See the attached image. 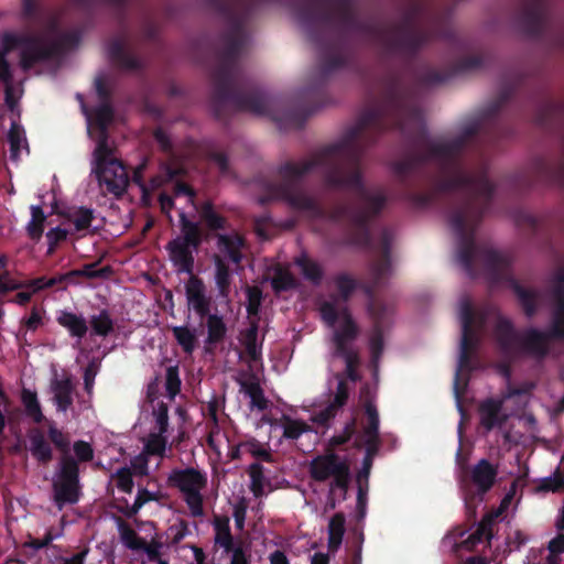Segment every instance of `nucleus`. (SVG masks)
<instances>
[{
    "label": "nucleus",
    "mask_w": 564,
    "mask_h": 564,
    "mask_svg": "<svg viewBox=\"0 0 564 564\" xmlns=\"http://www.w3.org/2000/svg\"><path fill=\"white\" fill-rule=\"evenodd\" d=\"M67 235V230L62 229L61 227L50 229L46 232V239L48 245L47 254H53L56 250L57 245L66 240Z\"/></svg>",
    "instance_id": "obj_59"
},
{
    "label": "nucleus",
    "mask_w": 564,
    "mask_h": 564,
    "mask_svg": "<svg viewBox=\"0 0 564 564\" xmlns=\"http://www.w3.org/2000/svg\"><path fill=\"white\" fill-rule=\"evenodd\" d=\"M206 326L207 338L205 340V351L207 354H213V348L210 346H216L217 344L224 341L227 335V326L223 316L217 314L208 315Z\"/></svg>",
    "instance_id": "obj_28"
},
{
    "label": "nucleus",
    "mask_w": 564,
    "mask_h": 564,
    "mask_svg": "<svg viewBox=\"0 0 564 564\" xmlns=\"http://www.w3.org/2000/svg\"><path fill=\"white\" fill-rule=\"evenodd\" d=\"M512 96L513 87L503 86L457 137L436 141L427 133L415 89L399 74L390 73L382 80L379 98L355 126L310 159L281 164L279 181L265 182L258 202L265 205L282 200L293 209L307 212L313 219L343 225L350 245L370 248L372 225L386 208L388 196L381 188L366 186L362 159L366 149L384 131L398 130L406 150L392 164V171L403 187V198L415 208H425L451 195L447 218L457 238V263L474 278L476 260L481 261L492 283L509 284L528 317V289L513 276L511 259L476 242L477 228L491 209L496 185L486 164L468 169L462 158L470 140L482 131L491 143L509 135L498 117Z\"/></svg>",
    "instance_id": "obj_1"
},
{
    "label": "nucleus",
    "mask_w": 564,
    "mask_h": 564,
    "mask_svg": "<svg viewBox=\"0 0 564 564\" xmlns=\"http://www.w3.org/2000/svg\"><path fill=\"white\" fill-rule=\"evenodd\" d=\"M349 481H350V469H349V464H347L344 468L340 469V471H338L333 477V481L330 482L329 492L333 494V491L336 488L346 492L348 489V486H349Z\"/></svg>",
    "instance_id": "obj_60"
},
{
    "label": "nucleus",
    "mask_w": 564,
    "mask_h": 564,
    "mask_svg": "<svg viewBox=\"0 0 564 564\" xmlns=\"http://www.w3.org/2000/svg\"><path fill=\"white\" fill-rule=\"evenodd\" d=\"M494 533H492V520L491 518L484 519L476 531L470 534V540L473 543L481 542L484 540H487L488 542L491 540Z\"/></svg>",
    "instance_id": "obj_55"
},
{
    "label": "nucleus",
    "mask_w": 564,
    "mask_h": 564,
    "mask_svg": "<svg viewBox=\"0 0 564 564\" xmlns=\"http://www.w3.org/2000/svg\"><path fill=\"white\" fill-rule=\"evenodd\" d=\"M181 384L178 367H167L165 372V390L170 399H174L180 393Z\"/></svg>",
    "instance_id": "obj_48"
},
{
    "label": "nucleus",
    "mask_w": 564,
    "mask_h": 564,
    "mask_svg": "<svg viewBox=\"0 0 564 564\" xmlns=\"http://www.w3.org/2000/svg\"><path fill=\"white\" fill-rule=\"evenodd\" d=\"M215 267V284L218 291V296L228 299L230 294V286L232 282L231 262H226L220 259H212Z\"/></svg>",
    "instance_id": "obj_29"
},
{
    "label": "nucleus",
    "mask_w": 564,
    "mask_h": 564,
    "mask_svg": "<svg viewBox=\"0 0 564 564\" xmlns=\"http://www.w3.org/2000/svg\"><path fill=\"white\" fill-rule=\"evenodd\" d=\"M311 431L308 424L301 420H294L283 415V437L288 440H297L303 433Z\"/></svg>",
    "instance_id": "obj_44"
},
{
    "label": "nucleus",
    "mask_w": 564,
    "mask_h": 564,
    "mask_svg": "<svg viewBox=\"0 0 564 564\" xmlns=\"http://www.w3.org/2000/svg\"><path fill=\"white\" fill-rule=\"evenodd\" d=\"M99 262L86 263L82 269H76L78 276L86 279H108L112 274V268L105 265L97 269Z\"/></svg>",
    "instance_id": "obj_47"
},
{
    "label": "nucleus",
    "mask_w": 564,
    "mask_h": 564,
    "mask_svg": "<svg viewBox=\"0 0 564 564\" xmlns=\"http://www.w3.org/2000/svg\"><path fill=\"white\" fill-rule=\"evenodd\" d=\"M338 357L343 358L346 365L345 375L346 378L352 382H356L360 379L357 367L359 365V355L358 351L350 352L347 355H339Z\"/></svg>",
    "instance_id": "obj_53"
},
{
    "label": "nucleus",
    "mask_w": 564,
    "mask_h": 564,
    "mask_svg": "<svg viewBox=\"0 0 564 564\" xmlns=\"http://www.w3.org/2000/svg\"><path fill=\"white\" fill-rule=\"evenodd\" d=\"M159 433L164 434L169 426V408L164 402H159L153 411Z\"/></svg>",
    "instance_id": "obj_62"
},
{
    "label": "nucleus",
    "mask_w": 564,
    "mask_h": 564,
    "mask_svg": "<svg viewBox=\"0 0 564 564\" xmlns=\"http://www.w3.org/2000/svg\"><path fill=\"white\" fill-rule=\"evenodd\" d=\"M247 313L249 316H256L259 314L261 302H262V292L259 288L252 286L247 290Z\"/></svg>",
    "instance_id": "obj_54"
},
{
    "label": "nucleus",
    "mask_w": 564,
    "mask_h": 564,
    "mask_svg": "<svg viewBox=\"0 0 564 564\" xmlns=\"http://www.w3.org/2000/svg\"><path fill=\"white\" fill-rule=\"evenodd\" d=\"M113 161L119 160L112 156V149L108 143L107 134L104 133L99 138L96 149L94 151V167H100Z\"/></svg>",
    "instance_id": "obj_42"
},
{
    "label": "nucleus",
    "mask_w": 564,
    "mask_h": 564,
    "mask_svg": "<svg viewBox=\"0 0 564 564\" xmlns=\"http://www.w3.org/2000/svg\"><path fill=\"white\" fill-rule=\"evenodd\" d=\"M364 410L367 417V422L362 426L361 432L357 436H380V420L377 406L372 401L367 400L364 404Z\"/></svg>",
    "instance_id": "obj_37"
},
{
    "label": "nucleus",
    "mask_w": 564,
    "mask_h": 564,
    "mask_svg": "<svg viewBox=\"0 0 564 564\" xmlns=\"http://www.w3.org/2000/svg\"><path fill=\"white\" fill-rule=\"evenodd\" d=\"M355 448H361L365 447V459L372 460L378 455L380 446H381V438L380 436H356Z\"/></svg>",
    "instance_id": "obj_45"
},
{
    "label": "nucleus",
    "mask_w": 564,
    "mask_h": 564,
    "mask_svg": "<svg viewBox=\"0 0 564 564\" xmlns=\"http://www.w3.org/2000/svg\"><path fill=\"white\" fill-rule=\"evenodd\" d=\"M391 243L392 235L390 230L383 229L380 236V257L370 264V283L365 286V293L369 296L367 310L372 321L369 349L373 362H378L383 354V332L390 314L389 306L381 300L376 299L375 293L391 273Z\"/></svg>",
    "instance_id": "obj_5"
},
{
    "label": "nucleus",
    "mask_w": 564,
    "mask_h": 564,
    "mask_svg": "<svg viewBox=\"0 0 564 564\" xmlns=\"http://www.w3.org/2000/svg\"><path fill=\"white\" fill-rule=\"evenodd\" d=\"M93 172L96 175L99 186L105 188L109 194L119 197L126 192L129 177L121 161H113L104 166L94 167Z\"/></svg>",
    "instance_id": "obj_15"
},
{
    "label": "nucleus",
    "mask_w": 564,
    "mask_h": 564,
    "mask_svg": "<svg viewBox=\"0 0 564 564\" xmlns=\"http://www.w3.org/2000/svg\"><path fill=\"white\" fill-rule=\"evenodd\" d=\"M185 293L188 303L197 315L202 318L210 315V300L205 294V284L199 276L195 274L189 276L185 284Z\"/></svg>",
    "instance_id": "obj_20"
},
{
    "label": "nucleus",
    "mask_w": 564,
    "mask_h": 564,
    "mask_svg": "<svg viewBox=\"0 0 564 564\" xmlns=\"http://www.w3.org/2000/svg\"><path fill=\"white\" fill-rule=\"evenodd\" d=\"M90 335L106 338L115 330V321L108 310L102 308L89 318Z\"/></svg>",
    "instance_id": "obj_32"
},
{
    "label": "nucleus",
    "mask_w": 564,
    "mask_h": 564,
    "mask_svg": "<svg viewBox=\"0 0 564 564\" xmlns=\"http://www.w3.org/2000/svg\"><path fill=\"white\" fill-rule=\"evenodd\" d=\"M185 293L188 303L197 315L202 318L210 315V300L205 294V284L199 276L195 274L189 276L185 284Z\"/></svg>",
    "instance_id": "obj_21"
},
{
    "label": "nucleus",
    "mask_w": 564,
    "mask_h": 564,
    "mask_svg": "<svg viewBox=\"0 0 564 564\" xmlns=\"http://www.w3.org/2000/svg\"><path fill=\"white\" fill-rule=\"evenodd\" d=\"M248 443V452L254 457L265 463H273L274 458L270 449L263 448L261 444L256 440L251 438Z\"/></svg>",
    "instance_id": "obj_61"
},
{
    "label": "nucleus",
    "mask_w": 564,
    "mask_h": 564,
    "mask_svg": "<svg viewBox=\"0 0 564 564\" xmlns=\"http://www.w3.org/2000/svg\"><path fill=\"white\" fill-rule=\"evenodd\" d=\"M482 65L480 55H471L460 58L448 70L425 68L419 75V83L423 86H435L447 82L453 76L468 70L477 69Z\"/></svg>",
    "instance_id": "obj_16"
},
{
    "label": "nucleus",
    "mask_w": 564,
    "mask_h": 564,
    "mask_svg": "<svg viewBox=\"0 0 564 564\" xmlns=\"http://www.w3.org/2000/svg\"><path fill=\"white\" fill-rule=\"evenodd\" d=\"M21 397L26 416L31 417L34 423H42L45 416L42 412L41 404L37 400L36 393L23 389Z\"/></svg>",
    "instance_id": "obj_39"
},
{
    "label": "nucleus",
    "mask_w": 564,
    "mask_h": 564,
    "mask_svg": "<svg viewBox=\"0 0 564 564\" xmlns=\"http://www.w3.org/2000/svg\"><path fill=\"white\" fill-rule=\"evenodd\" d=\"M346 517L343 512L335 513L328 523V550L333 553L337 552L341 545L345 534Z\"/></svg>",
    "instance_id": "obj_35"
},
{
    "label": "nucleus",
    "mask_w": 564,
    "mask_h": 564,
    "mask_svg": "<svg viewBox=\"0 0 564 564\" xmlns=\"http://www.w3.org/2000/svg\"><path fill=\"white\" fill-rule=\"evenodd\" d=\"M319 314L323 322L328 327H335L339 318L341 323L334 329L332 341L335 347L334 354L336 356L356 352L354 343L360 334V327L352 317L348 307L337 308L334 302L325 301L319 305Z\"/></svg>",
    "instance_id": "obj_8"
},
{
    "label": "nucleus",
    "mask_w": 564,
    "mask_h": 564,
    "mask_svg": "<svg viewBox=\"0 0 564 564\" xmlns=\"http://www.w3.org/2000/svg\"><path fill=\"white\" fill-rule=\"evenodd\" d=\"M153 138L160 150L169 155L170 160L162 163L159 174L151 178L150 183L152 188H160L163 185L175 181L173 186L175 196H194L195 194L192 187L188 184L178 181V177L184 174L185 170L176 160L174 147L169 134L164 131V129L159 127L154 129Z\"/></svg>",
    "instance_id": "obj_10"
},
{
    "label": "nucleus",
    "mask_w": 564,
    "mask_h": 564,
    "mask_svg": "<svg viewBox=\"0 0 564 564\" xmlns=\"http://www.w3.org/2000/svg\"><path fill=\"white\" fill-rule=\"evenodd\" d=\"M347 464V460L341 459L333 452L324 455H317L310 463V476L315 481L323 482L330 477H334Z\"/></svg>",
    "instance_id": "obj_18"
},
{
    "label": "nucleus",
    "mask_w": 564,
    "mask_h": 564,
    "mask_svg": "<svg viewBox=\"0 0 564 564\" xmlns=\"http://www.w3.org/2000/svg\"><path fill=\"white\" fill-rule=\"evenodd\" d=\"M130 0H72L84 11H91L99 6H109L113 9L116 19L120 25L121 36L112 37L107 44L109 59L118 67L129 70L142 68L141 61L128 50L130 39L127 24V6Z\"/></svg>",
    "instance_id": "obj_7"
},
{
    "label": "nucleus",
    "mask_w": 564,
    "mask_h": 564,
    "mask_svg": "<svg viewBox=\"0 0 564 564\" xmlns=\"http://www.w3.org/2000/svg\"><path fill=\"white\" fill-rule=\"evenodd\" d=\"M356 0H302L296 13L308 40L321 55L319 72L328 77L343 68H357L356 55L348 47L350 35H360L378 43L387 56L412 59L426 43L447 37L446 17L430 11L422 2H414L401 22L384 28L362 20L355 10Z\"/></svg>",
    "instance_id": "obj_2"
},
{
    "label": "nucleus",
    "mask_w": 564,
    "mask_h": 564,
    "mask_svg": "<svg viewBox=\"0 0 564 564\" xmlns=\"http://www.w3.org/2000/svg\"><path fill=\"white\" fill-rule=\"evenodd\" d=\"M83 110L86 113L88 120L93 121L94 124L101 131V134L106 133L107 128L111 123L115 115L111 102H100L97 107L94 108L91 113L88 112L85 105H83Z\"/></svg>",
    "instance_id": "obj_33"
},
{
    "label": "nucleus",
    "mask_w": 564,
    "mask_h": 564,
    "mask_svg": "<svg viewBox=\"0 0 564 564\" xmlns=\"http://www.w3.org/2000/svg\"><path fill=\"white\" fill-rule=\"evenodd\" d=\"M21 48L20 64L24 70L32 68L41 62V37L35 35H18L6 33L2 37V50L8 53L15 48Z\"/></svg>",
    "instance_id": "obj_12"
},
{
    "label": "nucleus",
    "mask_w": 564,
    "mask_h": 564,
    "mask_svg": "<svg viewBox=\"0 0 564 564\" xmlns=\"http://www.w3.org/2000/svg\"><path fill=\"white\" fill-rule=\"evenodd\" d=\"M462 337L459 345V357L454 377L453 390L457 402L467 391L470 372L477 369L474 360L481 343V332L486 326L487 316L485 312H476L468 299L460 301Z\"/></svg>",
    "instance_id": "obj_6"
},
{
    "label": "nucleus",
    "mask_w": 564,
    "mask_h": 564,
    "mask_svg": "<svg viewBox=\"0 0 564 564\" xmlns=\"http://www.w3.org/2000/svg\"><path fill=\"white\" fill-rule=\"evenodd\" d=\"M546 15L545 0H522L518 14V25L527 35L539 37L544 31Z\"/></svg>",
    "instance_id": "obj_13"
},
{
    "label": "nucleus",
    "mask_w": 564,
    "mask_h": 564,
    "mask_svg": "<svg viewBox=\"0 0 564 564\" xmlns=\"http://www.w3.org/2000/svg\"><path fill=\"white\" fill-rule=\"evenodd\" d=\"M551 308V323L546 330L529 328L520 334L512 322L499 316L494 336L500 352L506 358H513L523 352L536 358H544L549 354L550 341H564V267L558 265L550 280L549 288Z\"/></svg>",
    "instance_id": "obj_4"
},
{
    "label": "nucleus",
    "mask_w": 564,
    "mask_h": 564,
    "mask_svg": "<svg viewBox=\"0 0 564 564\" xmlns=\"http://www.w3.org/2000/svg\"><path fill=\"white\" fill-rule=\"evenodd\" d=\"M502 408L503 400L487 398L481 401L478 408L479 424L485 433L501 429L506 424L508 415L502 412Z\"/></svg>",
    "instance_id": "obj_19"
},
{
    "label": "nucleus",
    "mask_w": 564,
    "mask_h": 564,
    "mask_svg": "<svg viewBox=\"0 0 564 564\" xmlns=\"http://www.w3.org/2000/svg\"><path fill=\"white\" fill-rule=\"evenodd\" d=\"M259 324L253 321L250 326L241 332V345L250 362H258L262 359V344H258Z\"/></svg>",
    "instance_id": "obj_26"
},
{
    "label": "nucleus",
    "mask_w": 564,
    "mask_h": 564,
    "mask_svg": "<svg viewBox=\"0 0 564 564\" xmlns=\"http://www.w3.org/2000/svg\"><path fill=\"white\" fill-rule=\"evenodd\" d=\"M94 220V210L87 207H79L73 216V224L77 231H83L91 226Z\"/></svg>",
    "instance_id": "obj_50"
},
{
    "label": "nucleus",
    "mask_w": 564,
    "mask_h": 564,
    "mask_svg": "<svg viewBox=\"0 0 564 564\" xmlns=\"http://www.w3.org/2000/svg\"><path fill=\"white\" fill-rule=\"evenodd\" d=\"M169 486L176 488L184 498L192 517L204 516V497L202 490L207 486V476L194 467L175 468L167 477Z\"/></svg>",
    "instance_id": "obj_11"
},
{
    "label": "nucleus",
    "mask_w": 564,
    "mask_h": 564,
    "mask_svg": "<svg viewBox=\"0 0 564 564\" xmlns=\"http://www.w3.org/2000/svg\"><path fill=\"white\" fill-rule=\"evenodd\" d=\"M336 378L338 379V383L332 403H334L339 409H343L349 398V387L346 379L341 375L337 373Z\"/></svg>",
    "instance_id": "obj_57"
},
{
    "label": "nucleus",
    "mask_w": 564,
    "mask_h": 564,
    "mask_svg": "<svg viewBox=\"0 0 564 564\" xmlns=\"http://www.w3.org/2000/svg\"><path fill=\"white\" fill-rule=\"evenodd\" d=\"M56 322L68 332L70 337L77 338L78 340H82L89 330L88 323L82 314L66 310L57 313Z\"/></svg>",
    "instance_id": "obj_24"
},
{
    "label": "nucleus",
    "mask_w": 564,
    "mask_h": 564,
    "mask_svg": "<svg viewBox=\"0 0 564 564\" xmlns=\"http://www.w3.org/2000/svg\"><path fill=\"white\" fill-rule=\"evenodd\" d=\"M82 33L78 30L63 32L51 43H44L41 40V62L61 56L67 50L77 46L80 42Z\"/></svg>",
    "instance_id": "obj_22"
},
{
    "label": "nucleus",
    "mask_w": 564,
    "mask_h": 564,
    "mask_svg": "<svg viewBox=\"0 0 564 564\" xmlns=\"http://www.w3.org/2000/svg\"><path fill=\"white\" fill-rule=\"evenodd\" d=\"M115 477L117 479V487L121 491H123L126 494H131L132 492V489H133V478H132V473H131L130 468H128V467L119 468L116 471Z\"/></svg>",
    "instance_id": "obj_56"
},
{
    "label": "nucleus",
    "mask_w": 564,
    "mask_h": 564,
    "mask_svg": "<svg viewBox=\"0 0 564 564\" xmlns=\"http://www.w3.org/2000/svg\"><path fill=\"white\" fill-rule=\"evenodd\" d=\"M54 401L58 411L65 412L73 403V383L69 378L53 382Z\"/></svg>",
    "instance_id": "obj_36"
},
{
    "label": "nucleus",
    "mask_w": 564,
    "mask_h": 564,
    "mask_svg": "<svg viewBox=\"0 0 564 564\" xmlns=\"http://www.w3.org/2000/svg\"><path fill=\"white\" fill-rule=\"evenodd\" d=\"M355 432H356L355 420H351L350 422H348L345 425L343 433L339 435L333 436L330 438L329 443L332 446L345 445L346 443H348L350 441V438L352 437Z\"/></svg>",
    "instance_id": "obj_64"
},
{
    "label": "nucleus",
    "mask_w": 564,
    "mask_h": 564,
    "mask_svg": "<svg viewBox=\"0 0 564 564\" xmlns=\"http://www.w3.org/2000/svg\"><path fill=\"white\" fill-rule=\"evenodd\" d=\"M199 214L205 226L213 234L225 230L228 227L227 219L215 210L214 204L209 200L200 205Z\"/></svg>",
    "instance_id": "obj_34"
},
{
    "label": "nucleus",
    "mask_w": 564,
    "mask_h": 564,
    "mask_svg": "<svg viewBox=\"0 0 564 564\" xmlns=\"http://www.w3.org/2000/svg\"><path fill=\"white\" fill-rule=\"evenodd\" d=\"M79 464L75 457L63 455L52 481L53 501L58 510L76 505L83 496Z\"/></svg>",
    "instance_id": "obj_9"
},
{
    "label": "nucleus",
    "mask_w": 564,
    "mask_h": 564,
    "mask_svg": "<svg viewBox=\"0 0 564 564\" xmlns=\"http://www.w3.org/2000/svg\"><path fill=\"white\" fill-rule=\"evenodd\" d=\"M8 139L10 143V155L12 160L19 159L22 143H24V148L26 152H29V145L24 137V131L19 126L14 123L11 126Z\"/></svg>",
    "instance_id": "obj_43"
},
{
    "label": "nucleus",
    "mask_w": 564,
    "mask_h": 564,
    "mask_svg": "<svg viewBox=\"0 0 564 564\" xmlns=\"http://www.w3.org/2000/svg\"><path fill=\"white\" fill-rule=\"evenodd\" d=\"M214 530H215V538L214 542L215 545H218L224 550V553L229 554L231 546L238 544V542L235 541L229 525V518L218 517L216 516L213 521Z\"/></svg>",
    "instance_id": "obj_30"
},
{
    "label": "nucleus",
    "mask_w": 564,
    "mask_h": 564,
    "mask_svg": "<svg viewBox=\"0 0 564 564\" xmlns=\"http://www.w3.org/2000/svg\"><path fill=\"white\" fill-rule=\"evenodd\" d=\"M165 249L177 274L185 273L189 276L194 274L195 253H197L199 247H193L191 243L172 239L166 243Z\"/></svg>",
    "instance_id": "obj_17"
},
{
    "label": "nucleus",
    "mask_w": 564,
    "mask_h": 564,
    "mask_svg": "<svg viewBox=\"0 0 564 564\" xmlns=\"http://www.w3.org/2000/svg\"><path fill=\"white\" fill-rule=\"evenodd\" d=\"M248 475L250 477V490L256 498L264 495L265 484H270L264 476V467L260 463H252L248 467Z\"/></svg>",
    "instance_id": "obj_38"
},
{
    "label": "nucleus",
    "mask_w": 564,
    "mask_h": 564,
    "mask_svg": "<svg viewBox=\"0 0 564 564\" xmlns=\"http://www.w3.org/2000/svg\"><path fill=\"white\" fill-rule=\"evenodd\" d=\"M339 410L340 409L338 406L330 402L327 406L316 412L313 415L312 421L318 425L327 426L329 422L337 415Z\"/></svg>",
    "instance_id": "obj_58"
},
{
    "label": "nucleus",
    "mask_w": 564,
    "mask_h": 564,
    "mask_svg": "<svg viewBox=\"0 0 564 564\" xmlns=\"http://www.w3.org/2000/svg\"><path fill=\"white\" fill-rule=\"evenodd\" d=\"M335 284L343 301H348L357 288V282L347 273H339L335 276Z\"/></svg>",
    "instance_id": "obj_49"
},
{
    "label": "nucleus",
    "mask_w": 564,
    "mask_h": 564,
    "mask_svg": "<svg viewBox=\"0 0 564 564\" xmlns=\"http://www.w3.org/2000/svg\"><path fill=\"white\" fill-rule=\"evenodd\" d=\"M30 452L32 456L42 464H47L53 458V451L40 429L29 431Z\"/></svg>",
    "instance_id": "obj_27"
},
{
    "label": "nucleus",
    "mask_w": 564,
    "mask_h": 564,
    "mask_svg": "<svg viewBox=\"0 0 564 564\" xmlns=\"http://www.w3.org/2000/svg\"><path fill=\"white\" fill-rule=\"evenodd\" d=\"M294 264L301 269V273L305 280L313 285H321L324 278L322 265L311 259L305 252L294 259Z\"/></svg>",
    "instance_id": "obj_31"
},
{
    "label": "nucleus",
    "mask_w": 564,
    "mask_h": 564,
    "mask_svg": "<svg viewBox=\"0 0 564 564\" xmlns=\"http://www.w3.org/2000/svg\"><path fill=\"white\" fill-rule=\"evenodd\" d=\"M181 235L175 240L191 243L193 247H200L204 241V235L198 221L188 218L185 212L178 214Z\"/></svg>",
    "instance_id": "obj_25"
},
{
    "label": "nucleus",
    "mask_w": 564,
    "mask_h": 564,
    "mask_svg": "<svg viewBox=\"0 0 564 564\" xmlns=\"http://www.w3.org/2000/svg\"><path fill=\"white\" fill-rule=\"evenodd\" d=\"M73 448L78 463H87L94 458V449L91 445L85 441H76Z\"/></svg>",
    "instance_id": "obj_63"
},
{
    "label": "nucleus",
    "mask_w": 564,
    "mask_h": 564,
    "mask_svg": "<svg viewBox=\"0 0 564 564\" xmlns=\"http://www.w3.org/2000/svg\"><path fill=\"white\" fill-rule=\"evenodd\" d=\"M215 240V252L212 259H220L231 262L235 267H240L243 260V249L246 248L245 237L236 230L230 232H216L210 236Z\"/></svg>",
    "instance_id": "obj_14"
},
{
    "label": "nucleus",
    "mask_w": 564,
    "mask_h": 564,
    "mask_svg": "<svg viewBox=\"0 0 564 564\" xmlns=\"http://www.w3.org/2000/svg\"><path fill=\"white\" fill-rule=\"evenodd\" d=\"M173 336L184 352L192 354L196 348L195 332L187 326H175L172 328Z\"/></svg>",
    "instance_id": "obj_41"
},
{
    "label": "nucleus",
    "mask_w": 564,
    "mask_h": 564,
    "mask_svg": "<svg viewBox=\"0 0 564 564\" xmlns=\"http://www.w3.org/2000/svg\"><path fill=\"white\" fill-rule=\"evenodd\" d=\"M497 476L498 466L486 458H481L470 470V480L481 497L494 487Z\"/></svg>",
    "instance_id": "obj_23"
},
{
    "label": "nucleus",
    "mask_w": 564,
    "mask_h": 564,
    "mask_svg": "<svg viewBox=\"0 0 564 564\" xmlns=\"http://www.w3.org/2000/svg\"><path fill=\"white\" fill-rule=\"evenodd\" d=\"M48 437L51 442L63 453V455H69V438L54 424H50L48 426Z\"/></svg>",
    "instance_id": "obj_52"
},
{
    "label": "nucleus",
    "mask_w": 564,
    "mask_h": 564,
    "mask_svg": "<svg viewBox=\"0 0 564 564\" xmlns=\"http://www.w3.org/2000/svg\"><path fill=\"white\" fill-rule=\"evenodd\" d=\"M271 286L273 291L279 294L295 289L297 286V281L290 271L278 268L271 280Z\"/></svg>",
    "instance_id": "obj_40"
},
{
    "label": "nucleus",
    "mask_w": 564,
    "mask_h": 564,
    "mask_svg": "<svg viewBox=\"0 0 564 564\" xmlns=\"http://www.w3.org/2000/svg\"><path fill=\"white\" fill-rule=\"evenodd\" d=\"M166 448V438L163 434H150L149 440L144 446L145 453L149 455L164 456Z\"/></svg>",
    "instance_id": "obj_51"
},
{
    "label": "nucleus",
    "mask_w": 564,
    "mask_h": 564,
    "mask_svg": "<svg viewBox=\"0 0 564 564\" xmlns=\"http://www.w3.org/2000/svg\"><path fill=\"white\" fill-rule=\"evenodd\" d=\"M120 535L126 546L133 551H140L143 547L144 539L140 538L137 532L126 522L119 523Z\"/></svg>",
    "instance_id": "obj_46"
},
{
    "label": "nucleus",
    "mask_w": 564,
    "mask_h": 564,
    "mask_svg": "<svg viewBox=\"0 0 564 564\" xmlns=\"http://www.w3.org/2000/svg\"><path fill=\"white\" fill-rule=\"evenodd\" d=\"M296 0H205V4L217 12L225 22L213 47L215 64L210 69L212 107L218 120L227 119V108L237 112L267 116L294 128H302L308 117L326 105L323 87L305 91L313 100L299 104L283 113H278V100L253 84L245 74L240 58L247 50L250 33L249 24L258 6L280 3L291 6Z\"/></svg>",
    "instance_id": "obj_3"
}]
</instances>
